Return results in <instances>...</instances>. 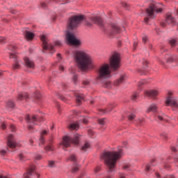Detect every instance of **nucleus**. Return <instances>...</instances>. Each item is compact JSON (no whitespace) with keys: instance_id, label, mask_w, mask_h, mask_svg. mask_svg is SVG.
Wrapping results in <instances>:
<instances>
[{"instance_id":"f257e3e1","label":"nucleus","mask_w":178,"mask_h":178,"mask_svg":"<svg viewBox=\"0 0 178 178\" xmlns=\"http://www.w3.org/2000/svg\"><path fill=\"white\" fill-rule=\"evenodd\" d=\"M74 60L78 67L82 72H86L92 67L91 56L84 51H73Z\"/></svg>"},{"instance_id":"f03ea898","label":"nucleus","mask_w":178,"mask_h":178,"mask_svg":"<svg viewBox=\"0 0 178 178\" xmlns=\"http://www.w3.org/2000/svg\"><path fill=\"white\" fill-rule=\"evenodd\" d=\"M122 148L118 149V152H106L101 154V159H104L108 168V173L115 172L116 163L122 158Z\"/></svg>"},{"instance_id":"7ed1b4c3","label":"nucleus","mask_w":178,"mask_h":178,"mask_svg":"<svg viewBox=\"0 0 178 178\" xmlns=\"http://www.w3.org/2000/svg\"><path fill=\"white\" fill-rule=\"evenodd\" d=\"M97 74L96 78L97 81L109 79V77H111V68L109 67V64L105 63L100 65Z\"/></svg>"},{"instance_id":"20e7f679","label":"nucleus","mask_w":178,"mask_h":178,"mask_svg":"<svg viewBox=\"0 0 178 178\" xmlns=\"http://www.w3.org/2000/svg\"><path fill=\"white\" fill-rule=\"evenodd\" d=\"M159 8V3H152L149 8L146 9V16L150 17V19H154L156 17L155 13H161L162 12V8Z\"/></svg>"},{"instance_id":"39448f33","label":"nucleus","mask_w":178,"mask_h":178,"mask_svg":"<svg viewBox=\"0 0 178 178\" xmlns=\"http://www.w3.org/2000/svg\"><path fill=\"white\" fill-rule=\"evenodd\" d=\"M84 20V16L83 15H74L70 18L68 22V28L70 30H74L79 27V24Z\"/></svg>"},{"instance_id":"423d86ee","label":"nucleus","mask_w":178,"mask_h":178,"mask_svg":"<svg viewBox=\"0 0 178 178\" xmlns=\"http://www.w3.org/2000/svg\"><path fill=\"white\" fill-rule=\"evenodd\" d=\"M79 138H80V136L79 134L75 135L74 139L70 138V136H65L63 138L61 145H63L65 148H69V147H70V144L79 145Z\"/></svg>"},{"instance_id":"0eeeda50","label":"nucleus","mask_w":178,"mask_h":178,"mask_svg":"<svg viewBox=\"0 0 178 178\" xmlns=\"http://www.w3.org/2000/svg\"><path fill=\"white\" fill-rule=\"evenodd\" d=\"M65 39L67 44L70 45H74V47H80V45H81V41H80L74 34L70 32H67Z\"/></svg>"},{"instance_id":"6e6552de","label":"nucleus","mask_w":178,"mask_h":178,"mask_svg":"<svg viewBox=\"0 0 178 178\" xmlns=\"http://www.w3.org/2000/svg\"><path fill=\"white\" fill-rule=\"evenodd\" d=\"M110 66L113 70H117L120 67V55L118 53H114L110 58Z\"/></svg>"},{"instance_id":"1a4fd4ad","label":"nucleus","mask_w":178,"mask_h":178,"mask_svg":"<svg viewBox=\"0 0 178 178\" xmlns=\"http://www.w3.org/2000/svg\"><path fill=\"white\" fill-rule=\"evenodd\" d=\"M170 97H167L165 104L167 106H171L172 111H177L178 109V102L177 99L173 97H171L172 92L168 93Z\"/></svg>"},{"instance_id":"9d476101","label":"nucleus","mask_w":178,"mask_h":178,"mask_svg":"<svg viewBox=\"0 0 178 178\" xmlns=\"http://www.w3.org/2000/svg\"><path fill=\"white\" fill-rule=\"evenodd\" d=\"M40 40L42 42V47L44 51H54V46L48 43V39L45 35H42L40 37Z\"/></svg>"},{"instance_id":"9b49d317","label":"nucleus","mask_w":178,"mask_h":178,"mask_svg":"<svg viewBox=\"0 0 178 178\" xmlns=\"http://www.w3.org/2000/svg\"><path fill=\"white\" fill-rule=\"evenodd\" d=\"M26 120L27 121L28 123H33L36 124L35 122H42V120H44V118H39L35 115H33L31 117H30V115H28L26 117Z\"/></svg>"},{"instance_id":"f8f14e48","label":"nucleus","mask_w":178,"mask_h":178,"mask_svg":"<svg viewBox=\"0 0 178 178\" xmlns=\"http://www.w3.org/2000/svg\"><path fill=\"white\" fill-rule=\"evenodd\" d=\"M7 145L11 149L16 148V147H17V144H16V140H15V138H13V135L8 136Z\"/></svg>"},{"instance_id":"ddd939ff","label":"nucleus","mask_w":178,"mask_h":178,"mask_svg":"<svg viewBox=\"0 0 178 178\" xmlns=\"http://www.w3.org/2000/svg\"><path fill=\"white\" fill-rule=\"evenodd\" d=\"M90 21L95 24H97L99 27H104V21H102V19L99 17H91Z\"/></svg>"},{"instance_id":"4468645a","label":"nucleus","mask_w":178,"mask_h":178,"mask_svg":"<svg viewBox=\"0 0 178 178\" xmlns=\"http://www.w3.org/2000/svg\"><path fill=\"white\" fill-rule=\"evenodd\" d=\"M27 99H29V95L27 92H22L18 94L17 97V101L19 102H27Z\"/></svg>"},{"instance_id":"2eb2a0df","label":"nucleus","mask_w":178,"mask_h":178,"mask_svg":"<svg viewBox=\"0 0 178 178\" xmlns=\"http://www.w3.org/2000/svg\"><path fill=\"white\" fill-rule=\"evenodd\" d=\"M25 65L26 67H29V69H34V62L30 58L26 57L24 59Z\"/></svg>"},{"instance_id":"dca6fc26","label":"nucleus","mask_w":178,"mask_h":178,"mask_svg":"<svg viewBox=\"0 0 178 178\" xmlns=\"http://www.w3.org/2000/svg\"><path fill=\"white\" fill-rule=\"evenodd\" d=\"M111 34L112 35H115V34H118L120 33V28L118 27L117 25L112 24L111 26Z\"/></svg>"},{"instance_id":"f3484780","label":"nucleus","mask_w":178,"mask_h":178,"mask_svg":"<svg viewBox=\"0 0 178 178\" xmlns=\"http://www.w3.org/2000/svg\"><path fill=\"white\" fill-rule=\"evenodd\" d=\"M158 94H159V92L156 90H152L146 92V95H147V97H150V98H155Z\"/></svg>"},{"instance_id":"a211bd4d","label":"nucleus","mask_w":178,"mask_h":178,"mask_svg":"<svg viewBox=\"0 0 178 178\" xmlns=\"http://www.w3.org/2000/svg\"><path fill=\"white\" fill-rule=\"evenodd\" d=\"M165 22L166 23H168V24H175V18H173L172 15L168 14L165 19Z\"/></svg>"},{"instance_id":"6ab92c4d","label":"nucleus","mask_w":178,"mask_h":178,"mask_svg":"<svg viewBox=\"0 0 178 178\" xmlns=\"http://www.w3.org/2000/svg\"><path fill=\"white\" fill-rule=\"evenodd\" d=\"M157 109H158V106H156V104H153L149 106L146 112L147 113H149V112H156Z\"/></svg>"},{"instance_id":"aec40b11","label":"nucleus","mask_w":178,"mask_h":178,"mask_svg":"<svg viewBox=\"0 0 178 178\" xmlns=\"http://www.w3.org/2000/svg\"><path fill=\"white\" fill-rule=\"evenodd\" d=\"M24 36L26 40H33V38H34V33L29 31H25Z\"/></svg>"},{"instance_id":"412c9836","label":"nucleus","mask_w":178,"mask_h":178,"mask_svg":"<svg viewBox=\"0 0 178 178\" xmlns=\"http://www.w3.org/2000/svg\"><path fill=\"white\" fill-rule=\"evenodd\" d=\"M75 97H76V101L78 105H81L82 101H84V97L81 95L76 94Z\"/></svg>"},{"instance_id":"4be33fe9","label":"nucleus","mask_w":178,"mask_h":178,"mask_svg":"<svg viewBox=\"0 0 178 178\" xmlns=\"http://www.w3.org/2000/svg\"><path fill=\"white\" fill-rule=\"evenodd\" d=\"M126 80V76H121L119 79L114 82V86H119L121 83H123Z\"/></svg>"},{"instance_id":"5701e85b","label":"nucleus","mask_w":178,"mask_h":178,"mask_svg":"<svg viewBox=\"0 0 178 178\" xmlns=\"http://www.w3.org/2000/svg\"><path fill=\"white\" fill-rule=\"evenodd\" d=\"M101 83H103V87H104V88H111V81H104V80H100Z\"/></svg>"},{"instance_id":"b1692460","label":"nucleus","mask_w":178,"mask_h":178,"mask_svg":"<svg viewBox=\"0 0 178 178\" xmlns=\"http://www.w3.org/2000/svg\"><path fill=\"white\" fill-rule=\"evenodd\" d=\"M177 60H178V57L175 55L167 58V62H170V63L176 62Z\"/></svg>"},{"instance_id":"393cba45","label":"nucleus","mask_w":178,"mask_h":178,"mask_svg":"<svg viewBox=\"0 0 178 178\" xmlns=\"http://www.w3.org/2000/svg\"><path fill=\"white\" fill-rule=\"evenodd\" d=\"M6 106L7 109H12L15 108V103H13V102H12L11 100H10L6 103Z\"/></svg>"},{"instance_id":"a878e982","label":"nucleus","mask_w":178,"mask_h":178,"mask_svg":"<svg viewBox=\"0 0 178 178\" xmlns=\"http://www.w3.org/2000/svg\"><path fill=\"white\" fill-rule=\"evenodd\" d=\"M14 62L15 63L13 65V69H19V67H20V63H22V62L17 60V59H15Z\"/></svg>"},{"instance_id":"bb28decb","label":"nucleus","mask_w":178,"mask_h":178,"mask_svg":"<svg viewBox=\"0 0 178 178\" xmlns=\"http://www.w3.org/2000/svg\"><path fill=\"white\" fill-rule=\"evenodd\" d=\"M90 148V143H86L83 146L81 147V151H83V152H87V150Z\"/></svg>"},{"instance_id":"cd10ccee","label":"nucleus","mask_w":178,"mask_h":178,"mask_svg":"<svg viewBox=\"0 0 178 178\" xmlns=\"http://www.w3.org/2000/svg\"><path fill=\"white\" fill-rule=\"evenodd\" d=\"M152 171V164H147L145 168V172L148 173V172Z\"/></svg>"},{"instance_id":"c85d7f7f","label":"nucleus","mask_w":178,"mask_h":178,"mask_svg":"<svg viewBox=\"0 0 178 178\" xmlns=\"http://www.w3.org/2000/svg\"><path fill=\"white\" fill-rule=\"evenodd\" d=\"M169 42L171 47H176L177 45V40L176 39L171 38L169 40Z\"/></svg>"},{"instance_id":"c756f323","label":"nucleus","mask_w":178,"mask_h":178,"mask_svg":"<svg viewBox=\"0 0 178 178\" xmlns=\"http://www.w3.org/2000/svg\"><path fill=\"white\" fill-rule=\"evenodd\" d=\"M33 170L31 169L26 173L24 174V178H30V177H31V174L33 173Z\"/></svg>"},{"instance_id":"7c9ffc66","label":"nucleus","mask_w":178,"mask_h":178,"mask_svg":"<svg viewBox=\"0 0 178 178\" xmlns=\"http://www.w3.org/2000/svg\"><path fill=\"white\" fill-rule=\"evenodd\" d=\"M78 128L79 124L77 123H72L70 125V129H71L72 130H77Z\"/></svg>"},{"instance_id":"2f4dec72","label":"nucleus","mask_w":178,"mask_h":178,"mask_svg":"<svg viewBox=\"0 0 178 178\" xmlns=\"http://www.w3.org/2000/svg\"><path fill=\"white\" fill-rule=\"evenodd\" d=\"M44 151H54V147H52V145L50 143L44 147Z\"/></svg>"},{"instance_id":"473e14b6","label":"nucleus","mask_w":178,"mask_h":178,"mask_svg":"<svg viewBox=\"0 0 178 178\" xmlns=\"http://www.w3.org/2000/svg\"><path fill=\"white\" fill-rule=\"evenodd\" d=\"M101 112H102L103 113H106L107 112H111L112 111V106H108L107 108L106 109H102L100 110Z\"/></svg>"},{"instance_id":"72a5a7b5","label":"nucleus","mask_w":178,"mask_h":178,"mask_svg":"<svg viewBox=\"0 0 178 178\" xmlns=\"http://www.w3.org/2000/svg\"><path fill=\"white\" fill-rule=\"evenodd\" d=\"M70 161H72L73 162H76V161H77V157H76V155L72 154L70 156Z\"/></svg>"},{"instance_id":"f704fd0d","label":"nucleus","mask_w":178,"mask_h":178,"mask_svg":"<svg viewBox=\"0 0 178 178\" xmlns=\"http://www.w3.org/2000/svg\"><path fill=\"white\" fill-rule=\"evenodd\" d=\"M106 119L105 118H102L98 120V123L99 124H101L102 126H104V124H105L106 122H105Z\"/></svg>"},{"instance_id":"c9c22d12","label":"nucleus","mask_w":178,"mask_h":178,"mask_svg":"<svg viewBox=\"0 0 178 178\" xmlns=\"http://www.w3.org/2000/svg\"><path fill=\"white\" fill-rule=\"evenodd\" d=\"M147 83H149V81H146L145 80L140 81L138 83V86L141 87V86H144L145 84H147Z\"/></svg>"},{"instance_id":"e433bc0d","label":"nucleus","mask_w":178,"mask_h":178,"mask_svg":"<svg viewBox=\"0 0 178 178\" xmlns=\"http://www.w3.org/2000/svg\"><path fill=\"white\" fill-rule=\"evenodd\" d=\"M45 143V140H44V136H41L40 138V143H39V145H43V144Z\"/></svg>"},{"instance_id":"4c0bfd02","label":"nucleus","mask_w":178,"mask_h":178,"mask_svg":"<svg viewBox=\"0 0 178 178\" xmlns=\"http://www.w3.org/2000/svg\"><path fill=\"white\" fill-rule=\"evenodd\" d=\"M0 126L1 129H3V130H5V129H6V124L5 122H1L0 121Z\"/></svg>"},{"instance_id":"58836bf2","label":"nucleus","mask_w":178,"mask_h":178,"mask_svg":"<svg viewBox=\"0 0 178 178\" xmlns=\"http://www.w3.org/2000/svg\"><path fill=\"white\" fill-rule=\"evenodd\" d=\"M136 118V115L134 114H131L129 117H128V120L131 121L133 120V119H134Z\"/></svg>"},{"instance_id":"ea45409f","label":"nucleus","mask_w":178,"mask_h":178,"mask_svg":"<svg viewBox=\"0 0 178 178\" xmlns=\"http://www.w3.org/2000/svg\"><path fill=\"white\" fill-rule=\"evenodd\" d=\"M8 49H10V51H15V49H16V47L10 44L8 46Z\"/></svg>"},{"instance_id":"a19ab883","label":"nucleus","mask_w":178,"mask_h":178,"mask_svg":"<svg viewBox=\"0 0 178 178\" xmlns=\"http://www.w3.org/2000/svg\"><path fill=\"white\" fill-rule=\"evenodd\" d=\"M49 168H54V166H55V162L54 161H49Z\"/></svg>"},{"instance_id":"79ce46f5","label":"nucleus","mask_w":178,"mask_h":178,"mask_svg":"<svg viewBox=\"0 0 178 178\" xmlns=\"http://www.w3.org/2000/svg\"><path fill=\"white\" fill-rule=\"evenodd\" d=\"M137 97H138L137 93H135L134 95H133L131 97L132 101H136V99H137Z\"/></svg>"},{"instance_id":"37998d69","label":"nucleus","mask_w":178,"mask_h":178,"mask_svg":"<svg viewBox=\"0 0 178 178\" xmlns=\"http://www.w3.org/2000/svg\"><path fill=\"white\" fill-rule=\"evenodd\" d=\"M82 84L83 86H88L90 84V81H88V80L83 81Z\"/></svg>"},{"instance_id":"c03bdc74","label":"nucleus","mask_w":178,"mask_h":178,"mask_svg":"<svg viewBox=\"0 0 178 178\" xmlns=\"http://www.w3.org/2000/svg\"><path fill=\"white\" fill-rule=\"evenodd\" d=\"M161 137L164 140H166L168 138V135H166V134H161Z\"/></svg>"},{"instance_id":"a18cd8bd","label":"nucleus","mask_w":178,"mask_h":178,"mask_svg":"<svg viewBox=\"0 0 178 178\" xmlns=\"http://www.w3.org/2000/svg\"><path fill=\"white\" fill-rule=\"evenodd\" d=\"M10 59H16V58H17V56H16V54H10Z\"/></svg>"},{"instance_id":"49530a36","label":"nucleus","mask_w":178,"mask_h":178,"mask_svg":"<svg viewBox=\"0 0 178 178\" xmlns=\"http://www.w3.org/2000/svg\"><path fill=\"white\" fill-rule=\"evenodd\" d=\"M55 45L56 47H60V45H62V42H60V41H56Z\"/></svg>"},{"instance_id":"de8ad7c7","label":"nucleus","mask_w":178,"mask_h":178,"mask_svg":"<svg viewBox=\"0 0 178 178\" xmlns=\"http://www.w3.org/2000/svg\"><path fill=\"white\" fill-rule=\"evenodd\" d=\"M70 73H71V74H74V67H70L69 69Z\"/></svg>"},{"instance_id":"09e8293b","label":"nucleus","mask_w":178,"mask_h":178,"mask_svg":"<svg viewBox=\"0 0 178 178\" xmlns=\"http://www.w3.org/2000/svg\"><path fill=\"white\" fill-rule=\"evenodd\" d=\"M19 161H24V156L23 154L19 155Z\"/></svg>"},{"instance_id":"8fccbe9b","label":"nucleus","mask_w":178,"mask_h":178,"mask_svg":"<svg viewBox=\"0 0 178 178\" xmlns=\"http://www.w3.org/2000/svg\"><path fill=\"white\" fill-rule=\"evenodd\" d=\"M5 40V38H0V44H4Z\"/></svg>"},{"instance_id":"3c124183","label":"nucleus","mask_w":178,"mask_h":178,"mask_svg":"<svg viewBox=\"0 0 178 178\" xmlns=\"http://www.w3.org/2000/svg\"><path fill=\"white\" fill-rule=\"evenodd\" d=\"M79 170V167H74L72 169L73 173L77 172Z\"/></svg>"},{"instance_id":"603ef678","label":"nucleus","mask_w":178,"mask_h":178,"mask_svg":"<svg viewBox=\"0 0 178 178\" xmlns=\"http://www.w3.org/2000/svg\"><path fill=\"white\" fill-rule=\"evenodd\" d=\"M99 170H101V167L97 166L95 169V172L96 173H97V172H99Z\"/></svg>"},{"instance_id":"864d4df0","label":"nucleus","mask_w":178,"mask_h":178,"mask_svg":"<svg viewBox=\"0 0 178 178\" xmlns=\"http://www.w3.org/2000/svg\"><path fill=\"white\" fill-rule=\"evenodd\" d=\"M0 154H1V155H6V150H1L0 151Z\"/></svg>"},{"instance_id":"5fc2aeb1","label":"nucleus","mask_w":178,"mask_h":178,"mask_svg":"<svg viewBox=\"0 0 178 178\" xmlns=\"http://www.w3.org/2000/svg\"><path fill=\"white\" fill-rule=\"evenodd\" d=\"M143 42L145 44L147 42V36H143Z\"/></svg>"},{"instance_id":"6e6d98bb","label":"nucleus","mask_w":178,"mask_h":178,"mask_svg":"<svg viewBox=\"0 0 178 178\" xmlns=\"http://www.w3.org/2000/svg\"><path fill=\"white\" fill-rule=\"evenodd\" d=\"M118 178H126V177H124V174L120 173Z\"/></svg>"},{"instance_id":"4d7b16f0","label":"nucleus","mask_w":178,"mask_h":178,"mask_svg":"<svg viewBox=\"0 0 178 178\" xmlns=\"http://www.w3.org/2000/svg\"><path fill=\"white\" fill-rule=\"evenodd\" d=\"M35 98H36V99H40V98H41V95L40 94H38L35 96Z\"/></svg>"},{"instance_id":"13d9d810","label":"nucleus","mask_w":178,"mask_h":178,"mask_svg":"<svg viewBox=\"0 0 178 178\" xmlns=\"http://www.w3.org/2000/svg\"><path fill=\"white\" fill-rule=\"evenodd\" d=\"M160 25L161 26V27H166V23L165 22H161Z\"/></svg>"},{"instance_id":"bf43d9fd","label":"nucleus","mask_w":178,"mask_h":178,"mask_svg":"<svg viewBox=\"0 0 178 178\" xmlns=\"http://www.w3.org/2000/svg\"><path fill=\"white\" fill-rule=\"evenodd\" d=\"M41 155H38V156H35V159L37 160V161H40V159H41Z\"/></svg>"},{"instance_id":"052dcab7","label":"nucleus","mask_w":178,"mask_h":178,"mask_svg":"<svg viewBox=\"0 0 178 178\" xmlns=\"http://www.w3.org/2000/svg\"><path fill=\"white\" fill-rule=\"evenodd\" d=\"M149 21V17H145L144 19L145 23H148Z\"/></svg>"},{"instance_id":"680f3d73","label":"nucleus","mask_w":178,"mask_h":178,"mask_svg":"<svg viewBox=\"0 0 178 178\" xmlns=\"http://www.w3.org/2000/svg\"><path fill=\"white\" fill-rule=\"evenodd\" d=\"M59 70H60L61 72H63V70H65V67H63V65H60L59 67Z\"/></svg>"},{"instance_id":"e2e57ef3","label":"nucleus","mask_w":178,"mask_h":178,"mask_svg":"<svg viewBox=\"0 0 178 178\" xmlns=\"http://www.w3.org/2000/svg\"><path fill=\"white\" fill-rule=\"evenodd\" d=\"M10 127L12 131H15V125L11 124V125L10 126Z\"/></svg>"},{"instance_id":"0e129e2a","label":"nucleus","mask_w":178,"mask_h":178,"mask_svg":"<svg viewBox=\"0 0 178 178\" xmlns=\"http://www.w3.org/2000/svg\"><path fill=\"white\" fill-rule=\"evenodd\" d=\"M73 80H74V83H76V81H77V75H74L73 76Z\"/></svg>"},{"instance_id":"69168bd1","label":"nucleus","mask_w":178,"mask_h":178,"mask_svg":"<svg viewBox=\"0 0 178 178\" xmlns=\"http://www.w3.org/2000/svg\"><path fill=\"white\" fill-rule=\"evenodd\" d=\"M137 48V42H134V49H136Z\"/></svg>"},{"instance_id":"338daca9","label":"nucleus","mask_w":178,"mask_h":178,"mask_svg":"<svg viewBox=\"0 0 178 178\" xmlns=\"http://www.w3.org/2000/svg\"><path fill=\"white\" fill-rule=\"evenodd\" d=\"M129 165H124L123 166V169H124L125 170H127V169H129Z\"/></svg>"},{"instance_id":"774afa93","label":"nucleus","mask_w":178,"mask_h":178,"mask_svg":"<svg viewBox=\"0 0 178 178\" xmlns=\"http://www.w3.org/2000/svg\"><path fill=\"white\" fill-rule=\"evenodd\" d=\"M79 178H89L86 175H82Z\"/></svg>"}]
</instances>
